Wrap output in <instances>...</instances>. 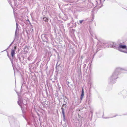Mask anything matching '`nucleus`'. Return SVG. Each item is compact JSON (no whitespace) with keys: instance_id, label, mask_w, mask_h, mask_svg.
I'll return each instance as SVG.
<instances>
[{"instance_id":"obj_1","label":"nucleus","mask_w":127,"mask_h":127,"mask_svg":"<svg viewBox=\"0 0 127 127\" xmlns=\"http://www.w3.org/2000/svg\"><path fill=\"white\" fill-rule=\"evenodd\" d=\"M119 48H122L123 49H126L127 48V46L125 45H123L121 44H120L118 47Z\"/></svg>"},{"instance_id":"obj_2","label":"nucleus","mask_w":127,"mask_h":127,"mask_svg":"<svg viewBox=\"0 0 127 127\" xmlns=\"http://www.w3.org/2000/svg\"><path fill=\"white\" fill-rule=\"evenodd\" d=\"M15 49H12L11 50V54L12 57V58L14 56L15 54Z\"/></svg>"},{"instance_id":"obj_3","label":"nucleus","mask_w":127,"mask_h":127,"mask_svg":"<svg viewBox=\"0 0 127 127\" xmlns=\"http://www.w3.org/2000/svg\"><path fill=\"white\" fill-rule=\"evenodd\" d=\"M84 96V89L83 88L82 89V94L81 96V99H82L83 98Z\"/></svg>"},{"instance_id":"obj_4","label":"nucleus","mask_w":127,"mask_h":127,"mask_svg":"<svg viewBox=\"0 0 127 127\" xmlns=\"http://www.w3.org/2000/svg\"><path fill=\"white\" fill-rule=\"evenodd\" d=\"M43 19L44 21L46 22H48V19L46 17H44Z\"/></svg>"},{"instance_id":"obj_5","label":"nucleus","mask_w":127,"mask_h":127,"mask_svg":"<svg viewBox=\"0 0 127 127\" xmlns=\"http://www.w3.org/2000/svg\"><path fill=\"white\" fill-rule=\"evenodd\" d=\"M62 114H63V117L64 119V121L65 120V113H63Z\"/></svg>"},{"instance_id":"obj_6","label":"nucleus","mask_w":127,"mask_h":127,"mask_svg":"<svg viewBox=\"0 0 127 127\" xmlns=\"http://www.w3.org/2000/svg\"><path fill=\"white\" fill-rule=\"evenodd\" d=\"M61 109H62V113H64V108H63V107H62Z\"/></svg>"},{"instance_id":"obj_7","label":"nucleus","mask_w":127,"mask_h":127,"mask_svg":"<svg viewBox=\"0 0 127 127\" xmlns=\"http://www.w3.org/2000/svg\"><path fill=\"white\" fill-rule=\"evenodd\" d=\"M84 21V20H80L79 21L80 23V24H82V22Z\"/></svg>"},{"instance_id":"obj_8","label":"nucleus","mask_w":127,"mask_h":127,"mask_svg":"<svg viewBox=\"0 0 127 127\" xmlns=\"http://www.w3.org/2000/svg\"><path fill=\"white\" fill-rule=\"evenodd\" d=\"M16 48V46H15V47H14V48H15V49H15H15Z\"/></svg>"}]
</instances>
